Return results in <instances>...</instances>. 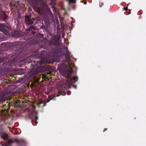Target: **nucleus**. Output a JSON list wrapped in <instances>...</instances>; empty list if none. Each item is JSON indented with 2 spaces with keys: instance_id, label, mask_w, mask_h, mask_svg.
<instances>
[{
  "instance_id": "1",
  "label": "nucleus",
  "mask_w": 146,
  "mask_h": 146,
  "mask_svg": "<svg viewBox=\"0 0 146 146\" xmlns=\"http://www.w3.org/2000/svg\"><path fill=\"white\" fill-rule=\"evenodd\" d=\"M52 56V59L48 60L46 57V64H54L55 62H59L63 57L65 58V60H62L63 63L58 66L59 71L63 76L67 77L70 83H73L76 82L78 80V77L74 76L73 77L71 76L73 72L72 68L74 67V64L71 62L70 55H49Z\"/></svg>"
},
{
  "instance_id": "2",
  "label": "nucleus",
  "mask_w": 146,
  "mask_h": 146,
  "mask_svg": "<svg viewBox=\"0 0 146 146\" xmlns=\"http://www.w3.org/2000/svg\"><path fill=\"white\" fill-rule=\"evenodd\" d=\"M32 56L30 55L28 57L20 60L19 59H17L16 61V58H15L11 62V63L19 62L20 63H21L22 64H24L27 63V64H30L31 63L30 67L32 69H36L38 70H41V72L45 71L46 70V68L43 67L46 64V59L45 58H44L43 60H42V59L40 61H37V62H36L35 61H32L31 59L30 58Z\"/></svg>"
},
{
  "instance_id": "3",
  "label": "nucleus",
  "mask_w": 146,
  "mask_h": 146,
  "mask_svg": "<svg viewBox=\"0 0 146 146\" xmlns=\"http://www.w3.org/2000/svg\"><path fill=\"white\" fill-rule=\"evenodd\" d=\"M13 94V93L11 92V91L5 92L2 96L0 97V104H3V102L6 103V104H3V108H7L5 110L7 113L9 112L10 109L9 107L13 106L14 102V98H12L11 96Z\"/></svg>"
},
{
  "instance_id": "4",
  "label": "nucleus",
  "mask_w": 146,
  "mask_h": 146,
  "mask_svg": "<svg viewBox=\"0 0 146 146\" xmlns=\"http://www.w3.org/2000/svg\"><path fill=\"white\" fill-rule=\"evenodd\" d=\"M59 43L58 42L57 44H59ZM46 53L49 52L50 53L58 54L60 53L61 52V48L57 46V44L55 42L52 43L50 41L49 43V45L48 46H46ZM46 55H48L46 53Z\"/></svg>"
},
{
  "instance_id": "5",
  "label": "nucleus",
  "mask_w": 146,
  "mask_h": 146,
  "mask_svg": "<svg viewBox=\"0 0 146 146\" xmlns=\"http://www.w3.org/2000/svg\"><path fill=\"white\" fill-rule=\"evenodd\" d=\"M10 60L7 58L1 56L0 57V73H2L5 71L6 69L10 66Z\"/></svg>"
},
{
  "instance_id": "6",
  "label": "nucleus",
  "mask_w": 146,
  "mask_h": 146,
  "mask_svg": "<svg viewBox=\"0 0 146 146\" xmlns=\"http://www.w3.org/2000/svg\"><path fill=\"white\" fill-rule=\"evenodd\" d=\"M37 112L35 111H33L29 115V118L31 120H33L35 119L33 121V125H35L38 123L37 120L38 119V117H37Z\"/></svg>"
},
{
  "instance_id": "7",
  "label": "nucleus",
  "mask_w": 146,
  "mask_h": 146,
  "mask_svg": "<svg viewBox=\"0 0 146 146\" xmlns=\"http://www.w3.org/2000/svg\"><path fill=\"white\" fill-rule=\"evenodd\" d=\"M46 22L49 19L48 16L47 14H48L50 17H53V14L50 11V9L48 7L47 4H46Z\"/></svg>"
},
{
  "instance_id": "8",
  "label": "nucleus",
  "mask_w": 146,
  "mask_h": 146,
  "mask_svg": "<svg viewBox=\"0 0 146 146\" xmlns=\"http://www.w3.org/2000/svg\"><path fill=\"white\" fill-rule=\"evenodd\" d=\"M5 28L4 24L2 23L0 24V31L2 32L6 35H9V32L8 31L5 30Z\"/></svg>"
},
{
  "instance_id": "9",
  "label": "nucleus",
  "mask_w": 146,
  "mask_h": 146,
  "mask_svg": "<svg viewBox=\"0 0 146 146\" xmlns=\"http://www.w3.org/2000/svg\"><path fill=\"white\" fill-rule=\"evenodd\" d=\"M47 0H46L47 1ZM51 3H50L49 4L50 5H51V7L53 9V11L54 13H56V8L54 6V5L55 4V0H50Z\"/></svg>"
},
{
  "instance_id": "10",
  "label": "nucleus",
  "mask_w": 146,
  "mask_h": 146,
  "mask_svg": "<svg viewBox=\"0 0 146 146\" xmlns=\"http://www.w3.org/2000/svg\"><path fill=\"white\" fill-rule=\"evenodd\" d=\"M16 141L17 144L20 146H23L25 144V141L22 139H17L16 140Z\"/></svg>"
},
{
  "instance_id": "11",
  "label": "nucleus",
  "mask_w": 146,
  "mask_h": 146,
  "mask_svg": "<svg viewBox=\"0 0 146 146\" xmlns=\"http://www.w3.org/2000/svg\"><path fill=\"white\" fill-rule=\"evenodd\" d=\"M0 136L4 140H6L7 137V135L5 132H1L0 133Z\"/></svg>"
},
{
  "instance_id": "12",
  "label": "nucleus",
  "mask_w": 146,
  "mask_h": 146,
  "mask_svg": "<svg viewBox=\"0 0 146 146\" xmlns=\"http://www.w3.org/2000/svg\"><path fill=\"white\" fill-rule=\"evenodd\" d=\"M25 21L26 23L28 25L32 24L33 23V21L31 20L28 17L25 18Z\"/></svg>"
},
{
  "instance_id": "13",
  "label": "nucleus",
  "mask_w": 146,
  "mask_h": 146,
  "mask_svg": "<svg viewBox=\"0 0 146 146\" xmlns=\"http://www.w3.org/2000/svg\"><path fill=\"white\" fill-rule=\"evenodd\" d=\"M66 92L64 91H63V90L62 91L60 90L58 92V93L56 95V96L57 97L60 96L61 95L64 96L66 95Z\"/></svg>"
},
{
  "instance_id": "14",
  "label": "nucleus",
  "mask_w": 146,
  "mask_h": 146,
  "mask_svg": "<svg viewBox=\"0 0 146 146\" xmlns=\"http://www.w3.org/2000/svg\"><path fill=\"white\" fill-rule=\"evenodd\" d=\"M38 105L39 106L43 107L46 104L45 102H43L42 101H39L38 103Z\"/></svg>"
},
{
  "instance_id": "15",
  "label": "nucleus",
  "mask_w": 146,
  "mask_h": 146,
  "mask_svg": "<svg viewBox=\"0 0 146 146\" xmlns=\"http://www.w3.org/2000/svg\"><path fill=\"white\" fill-rule=\"evenodd\" d=\"M13 142V141L12 140H9L7 142H6L5 145V146H9Z\"/></svg>"
},
{
  "instance_id": "16",
  "label": "nucleus",
  "mask_w": 146,
  "mask_h": 146,
  "mask_svg": "<svg viewBox=\"0 0 146 146\" xmlns=\"http://www.w3.org/2000/svg\"><path fill=\"white\" fill-rule=\"evenodd\" d=\"M67 48V47H66L65 48V52H66V54L65 55H70L71 52L68 50Z\"/></svg>"
},
{
  "instance_id": "17",
  "label": "nucleus",
  "mask_w": 146,
  "mask_h": 146,
  "mask_svg": "<svg viewBox=\"0 0 146 146\" xmlns=\"http://www.w3.org/2000/svg\"><path fill=\"white\" fill-rule=\"evenodd\" d=\"M48 98H47V99H46V101H47L46 102H46H49V101L52 99V97H50V96H48Z\"/></svg>"
},
{
  "instance_id": "18",
  "label": "nucleus",
  "mask_w": 146,
  "mask_h": 146,
  "mask_svg": "<svg viewBox=\"0 0 146 146\" xmlns=\"http://www.w3.org/2000/svg\"><path fill=\"white\" fill-rule=\"evenodd\" d=\"M46 72L47 71V70H49V68L48 67V66L47 65H46ZM50 72H46V74H50Z\"/></svg>"
},
{
  "instance_id": "19",
  "label": "nucleus",
  "mask_w": 146,
  "mask_h": 146,
  "mask_svg": "<svg viewBox=\"0 0 146 146\" xmlns=\"http://www.w3.org/2000/svg\"><path fill=\"white\" fill-rule=\"evenodd\" d=\"M7 16L5 15V14H4V15L3 16V20H5V19H7Z\"/></svg>"
},
{
  "instance_id": "20",
  "label": "nucleus",
  "mask_w": 146,
  "mask_h": 146,
  "mask_svg": "<svg viewBox=\"0 0 146 146\" xmlns=\"http://www.w3.org/2000/svg\"><path fill=\"white\" fill-rule=\"evenodd\" d=\"M43 79H44V80H46V74L45 73H44V74L43 75Z\"/></svg>"
},
{
  "instance_id": "21",
  "label": "nucleus",
  "mask_w": 146,
  "mask_h": 146,
  "mask_svg": "<svg viewBox=\"0 0 146 146\" xmlns=\"http://www.w3.org/2000/svg\"><path fill=\"white\" fill-rule=\"evenodd\" d=\"M103 5L104 3H102L101 5H100V6L101 7Z\"/></svg>"
},
{
  "instance_id": "22",
  "label": "nucleus",
  "mask_w": 146,
  "mask_h": 146,
  "mask_svg": "<svg viewBox=\"0 0 146 146\" xmlns=\"http://www.w3.org/2000/svg\"><path fill=\"white\" fill-rule=\"evenodd\" d=\"M124 9L125 11H127L128 10V8L127 7L124 8Z\"/></svg>"
},
{
  "instance_id": "23",
  "label": "nucleus",
  "mask_w": 146,
  "mask_h": 146,
  "mask_svg": "<svg viewBox=\"0 0 146 146\" xmlns=\"http://www.w3.org/2000/svg\"><path fill=\"white\" fill-rule=\"evenodd\" d=\"M107 129V128H104V131H103V132H104L105 131H106Z\"/></svg>"
},
{
  "instance_id": "24",
  "label": "nucleus",
  "mask_w": 146,
  "mask_h": 146,
  "mask_svg": "<svg viewBox=\"0 0 146 146\" xmlns=\"http://www.w3.org/2000/svg\"><path fill=\"white\" fill-rule=\"evenodd\" d=\"M14 6L13 7V8H15L16 7H17V5H14Z\"/></svg>"
},
{
  "instance_id": "25",
  "label": "nucleus",
  "mask_w": 146,
  "mask_h": 146,
  "mask_svg": "<svg viewBox=\"0 0 146 146\" xmlns=\"http://www.w3.org/2000/svg\"><path fill=\"white\" fill-rule=\"evenodd\" d=\"M46 79H48V78L47 77V76H46Z\"/></svg>"
},
{
  "instance_id": "26",
  "label": "nucleus",
  "mask_w": 146,
  "mask_h": 146,
  "mask_svg": "<svg viewBox=\"0 0 146 146\" xmlns=\"http://www.w3.org/2000/svg\"><path fill=\"white\" fill-rule=\"evenodd\" d=\"M3 111H2V113H3H3Z\"/></svg>"
},
{
  "instance_id": "27",
  "label": "nucleus",
  "mask_w": 146,
  "mask_h": 146,
  "mask_svg": "<svg viewBox=\"0 0 146 146\" xmlns=\"http://www.w3.org/2000/svg\"><path fill=\"white\" fill-rule=\"evenodd\" d=\"M19 56V55H17V58H18V56Z\"/></svg>"
},
{
  "instance_id": "28",
  "label": "nucleus",
  "mask_w": 146,
  "mask_h": 146,
  "mask_svg": "<svg viewBox=\"0 0 146 146\" xmlns=\"http://www.w3.org/2000/svg\"><path fill=\"white\" fill-rule=\"evenodd\" d=\"M46 94H48V93H47V92H46Z\"/></svg>"
},
{
  "instance_id": "29",
  "label": "nucleus",
  "mask_w": 146,
  "mask_h": 146,
  "mask_svg": "<svg viewBox=\"0 0 146 146\" xmlns=\"http://www.w3.org/2000/svg\"><path fill=\"white\" fill-rule=\"evenodd\" d=\"M72 56L71 57V58L72 57Z\"/></svg>"
},
{
  "instance_id": "30",
  "label": "nucleus",
  "mask_w": 146,
  "mask_h": 146,
  "mask_svg": "<svg viewBox=\"0 0 146 146\" xmlns=\"http://www.w3.org/2000/svg\"><path fill=\"white\" fill-rule=\"evenodd\" d=\"M10 56V55H8V56Z\"/></svg>"
},
{
  "instance_id": "31",
  "label": "nucleus",
  "mask_w": 146,
  "mask_h": 146,
  "mask_svg": "<svg viewBox=\"0 0 146 146\" xmlns=\"http://www.w3.org/2000/svg\"><path fill=\"white\" fill-rule=\"evenodd\" d=\"M46 42L47 41V39H46Z\"/></svg>"
}]
</instances>
